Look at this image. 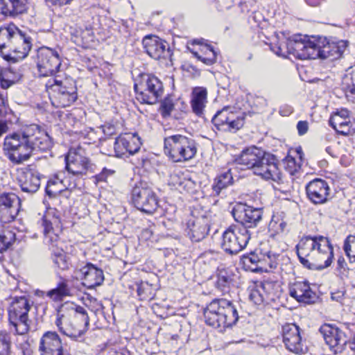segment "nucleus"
Instances as JSON below:
<instances>
[{
	"label": "nucleus",
	"instance_id": "f257e3e1",
	"mask_svg": "<svg viewBox=\"0 0 355 355\" xmlns=\"http://www.w3.org/2000/svg\"><path fill=\"white\" fill-rule=\"evenodd\" d=\"M52 146L49 135L36 124L8 135L3 141L4 155L13 164L27 161L34 152L46 151Z\"/></svg>",
	"mask_w": 355,
	"mask_h": 355
},
{
	"label": "nucleus",
	"instance_id": "f03ea898",
	"mask_svg": "<svg viewBox=\"0 0 355 355\" xmlns=\"http://www.w3.org/2000/svg\"><path fill=\"white\" fill-rule=\"evenodd\" d=\"M241 169H251L255 175L275 182L282 180L279 161L275 155L252 146L243 150L235 159Z\"/></svg>",
	"mask_w": 355,
	"mask_h": 355
},
{
	"label": "nucleus",
	"instance_id": "7ed1b4c3",
	"mask_svg": "<svg viewBox=\"0 0 355 355\" xmlns=\"http://www.w3.org/2000/svg\"><path fill=\"white\" fill-rule=\"evenodd\" d=\"M33 40L15 24L0 28V55L6 61L17 62L27 57Z\"/></svg>",
	"mask_w": 355,
	"mask_h": 355
},
{
	"label": "nucleus",
	"instance_id": "20e7f679",
	"mask_svg": "<svg viewBox=\"0 0 355 355\" xmlns=\"http://www.w3.org/2000/svg\"><path fill=\"white\" fill-rule=\"evenodd\" d=\"M44 233V243L51 251V259L58 268L64 270L69 267V258L62 248L58 247L59 235L62 232V225L58 217L48 212L42 218Z\"/></svg>",
	"mask_w": 355,
	"mask_h": 355
},
{
	"label": "nucleus",
	"instance_id": "39448f33",
	"mask_svg": "<svg viewBox=\"0 0 355 355\" xmlns=\"http://www.w3.org/2000/svg\"><path fill=\"white\" fill-rule=\"evenodd\" d=\"M204 317L207 325L222 331L236 324L239 314L233 303L226 299H214L204 309Z\"/></svg>",
	"mask_w": 355,
	"mask_h": 355
},
{
	"label": "nucleus",
	"instance_id": "423d86ee",
	"mask_svg": "<svg viewBox=\"0 0 355 355\" xmlns=\"http://www.w3.org/2000/svg\"><path fill=\"white\" fill-rule=\"evenodd\" d=\"M52 105L55 107H66L78 98L77 87L74 80L55 76L46 84Z\"/></svg>",
	"mask_w": 355,
	"mask_h": 355
},
{
	"label": "nucleus",
	"instance_id": "0eeeda50",
	"mask_svg": "<svg viewBox=\"0 0 355 355\" xmlns=\"http://www.w3.org/2000/svg\"><path fill=\"white\" fill-rule=\"evenodd\" d=\"M164 153L173 162L191 159L197 153V144L191 138L173 135L164 138Z\"/></svg>",
	"mask_w": 355,
	"mask_h": 355
},
{
	"label": "nucleus",
	"instance_id": "6e6552de",
	"mask_svg": "<svg viewBox=\"0 0 355 355\" xmlns=\"http://www.w3.org/2000/svg\"><path fill=\"white\" fill-rule=\"evenodd\" d=\"M33 302L25 296L16 297L8 309V320L15 331V334L24 335L30 330L28 312Z\"/></svg>",
	"mask_w": 355,
	"mask_h": 355
},
{
	"label": "nucleus",
	"instance_id": "1a4fd4ad",
	"mask_svg": "<svg viewBox=\"0 0 355 355\" xmlns=\"http://www.w3.org/2000/svg\"><path fill=\"white\" fill-rule=\"evenodd\" d=\"M131 201L139 211L151 214L159 207V198L148 182H136L131 191Z\"/></svg>",
	"mask_w": 355,
	"mask_h": 355
},
{
	"label": "nucleus",
	"instance_id": "9d476101",
	"mask_svg": "<svg viewBox=\"0 0 355 355\" xmlns=\"http://www.w3.org/2000/svg\"><path fill=\"white\" fill-rule=\"evenodd\" d=\"M136 98L141 103L155 104L163 94V84L156 76L146 74L139 83H135Z\"/></svg>",
	"mask_w": 355,
	"mask_h": 355
},
{
	"label": "nucleus",
	"instance_id": "9b49d317",
	"mask_svg": "<svg viewBox=\"0 0 355 355\" xmlns=\"http://www.w3.org/2000/svg\"><path fill=\"white\" fill-rule=\"evenodd\" d=\"M251 238L250 230L242 225L232 224L223 234L221 247L229 254H236L243 250Z\"/></svg>",
	"mask_w": 355,
	"mask_h": 355
},
{
	"label": "nucleus",
	"instance_id": "f8f14e48",
	"mask_svg": "<svg viewBox=\"0 0 355 355\" xmlns=\"http://www.w3.org/2000/svg\"><path fill=\"white\" fill-rule=\"evenodd\" d=\"M36 63L40 76H49L59 71L61 60L56 51L42 46L37 49Z\"/></svg>",
	"mask_w": 355,
	"mask_h": 355
},
{
	"label": "nucleus",
	"instance_id": "ddd939ff",
	"mask_svg": "<svg viewBox=\"0 0 355 355\" xmlns=\"http://www.w3.org/2000/svg\"><path fill=\"white\" fill-rule=\"evenodd\" d=\"M232 214L237 223L236 225H242L245 229L249 230L257 227L261 222L263 209L239 202L233 207Z\"/></svg>",
	"mask_w": 355,
	"mask_h": 355
},
{
	"label": "nucleus",
	"instance_id": "4468645a",
	"mask_svg": "<svg viewBox=\"0 0 355 355\" xmlns=\"http://www.w3.org/2000/svg\"><path fill=\"white\" fill-rule=\"evenodd\" d=\"M317 250L314 251L305 268L309 270H321L331 266L334 259V248L329 239L320 238Z\"/></svg>",
	"mask_w": 355,
	"mask_h": 355
},
{
	"label": "nucleus",
	"instance_id": "2eb2a0df",
	"mask_svg": "<svg viewBox=\"0 0 355 355\" xmlns=\"http://www.w3.org/2000/svg\"><path fill=\"white\" fill-rule=\"evenodd\" d=\"M348 45L345 40H329L327 37H319L315 41V58L329 59L334 60L339 59Z\"/></svg>",
	"mask_w": 355,
	"mask_h": 355
},
{
	"label": "nucleus",
	"instance_id": "dca6fc26",
	"mask_svg": "<svg viewBox=\"0 0 355 355\" xmlns=\"http://www.w3.org/2000/svg\"><path fill=\"white\" fill-rule=\"evenodd\" d=\"M319 331L334 354L343 352L348 345L345 334L335 326L324 324L320 327Z\"/></svg>",
	"mask_w": 355,
	"mask_h": 355
},
{
	"label": "nucleus",
	"instance_id": "f3484780",
	"mask_svg": "<svg viewBox=\"0 0 355 355\" xmlns=\"http://www.w3.org/2000/svg\"><path fill=\"white\" fill-rule=\"evenodd\" d=\"M146 53L155 60H171L173 51L165 40L155 35H146L142 40Z\"/></svg>",
	"mask_w": 355,
	"mask_h": 355
},
{
	"label": "nucleus",
	"instance_id": "a211bd4d",
	"mask_svg": "<svg viewBox=\"0 0 355 355\" xmlns=\"http://www.w3.org/2000/svg\"><path fill=\"white\" fill-rule=\"evenodd\" d=\"M315 41L306 40L302 35H294L286 42L287 52L300 59H315Z\"/></svg>",
	"mask_w": 355,
	"mask_h": 355
},
{
	"label": "nucleus",
	"instance_id": "6ab92c4d",
	"mask_svg": "<svg viewBox=\"0 0 355 355\" xmlns=\"http://www.w3.org/2000/svg\"><path fill=\"white\" fill-rule=\"evenodd\" d=\"M20 207V199L15 193L4 192L0 194V221L3 223L13 221Z\"/></svg>",
	"mask_w": 355,
	"mask_h": 355
},
{
	"label": "nucleus",
	"instance_id": "aec40b11",
	"mask_svg": "<svg viewBox=\"0 0 355 355\" xmlns=\"http://www.w3.org/2000/svg\"><path fill=\"white\" fill-rule=\"evenodd\" d=\"M140 138L136 133H125L115 138L114 142V153L116 157H122L127 153L133 155L141 148Z\"/></svg>",
	"mask_w": 355,
	"mask_h": 355
},
{
	"label": "nucleus",
	"instance_id": "412c9836",
	"mask_svg": "<svg viewBox=\"0 0 355 355\" xmlns=\"http://www.w3.org/2000/svg\"><path fill=\"white\" fill-rule=\"evenodd\" d=\"M306 194L313 204H324L330 198V188L324 180L315 178L306 184Z\"/></svg>",
	"mask_w": 355,
	"mask_h": 355
},
{
	"label": "nucleus",
	"instance_id": "4be33fe9",
	"mask_svg": "<svg viewBox=\"0 0 355 355\" xmlns=\"http://www.w3.org/2000/svg\"><path fill=\"white\" fill-rule=\"evenodd\" d=\"M283 343L286 348L296 354L304 353V344L300 335V327L293 323L282 327Z\"/></svg>",
	"mask_w": 355,
	"mask_h": 355
},
{
	"label": "nucleus",
	"instance_id": "5701e85b",
	"mask_svg": "<svg viewBox=\"0 0 355 355\" xmlns=\"http://www.w3.org/2000/svg\"><path fill=\"white\" fill-rule=\"evenodd\" d=\"M38 351L40 355H70L64 352L61 338L53 331H47L42 336Z\"/></svg>",
	"mask_w": 355,
	"mask_h": 355
},
{
	"label": "nucleus",
	"instance_id": "b1692460",
	"mask_svg": "<svg viewBox=\"0 0 355 355\" xmlns=\"http://www.w3.org/2000/svg\"><path fill=\"white\" fill-rule=\"evenodd\" d=\"M329 123L340 135L346 136L355 132V122L351 120L347 109H340L334 112Z\"/></svg>",
	"mask_w": 355,
	"mask_h": 355
},
{
	"label": "nucleus",
	"instance_id": "393cba45",
	"mask_svg": "<svg viewBox=\"0 0 355 355\" xmlns=\"http://www.w3.org/2000/svg\"><path fill=\"white\" fill-rule=\"evenodd\" d=\"M76 272L83 279V284L88 288L98 286L104 281L103 270L91 263H87L84 266L78 269Z\"/></svg>",
	"mask_w": 355,
	"mask_h": 355
},
{
	"label": "nucleus",
	"instance_id": "a878e982",
	"mask_svg": "<svg viewBox=\"0 0 355 355\" xmlns=\"http://www.w3.org/2000/svg\"><path fill=\"white\" fill-rule=\"evenodd\" d=\"M185 232L193 242H199L206 237L209 232V225L207 218L191 217L186 223Z\"/></svg>",
	"mask_w": 355,
	"mask_h": 355
},
{
	"label": "nucleus",
	"instance_id": "bb28decb",
	"mask_svg": "<svg viewBox=\"0 0 355 355\" xmlns=\"http://www.w3.org/2000/svg\"><path fill=\"white\" fill-rule=\"evenodd\" d=\"M41 175L32 166H28L19 175L18 180L23 192L33 194L40 188Z\"/></svg>",
	"mask_w": 355,
	"mask_h": 355
},
{
	"label": "nucleus",
	"instance_id": "cd10ccee",
	"mask_svg": "<svg viewBox=\"0 0 355 355\" xmlns=\"http://www.w3.org/2000/svg\"><path fill=\"white\" fill-rule=\"evenodd\" d=\"M65 162L67 171L76 176L86 175L87 171L92 166L89 158L75 152L70 151L65 157Z\"/></svg>",
	"mask_w": 355,
	"mask_h": 355
},
{
	"label": "nucleus",
	"instance_id": "c85d7f7f",
	"mask_svg": "<svg viewBox=\"0 0 355 355\" xmlns=\"http://www.w3.org/2000/svg\"><path fill=\"white\" fill-rule=\"evenodd\" d=\"M320 238L325 237L323 236H304L295 246L297 255L300 262L304 267L308 263L309 259L307 257L311 256V252H313L315 249L317 250L320 243H322Z\"/></svg>",
	"mask_w": 355,
	"mask_h": 355
},
{
	"label": "nucleus",
	"instance_id": "c756f323",
	"mask_svg": "<svg viewBox=\"0 0 355 355\" xmlns=\"http://www.w3.org/2000/svg\"><path fill=\"white\" fill-rule=\"evenodd\" d=\"M30 0H0V10L5 16L16 17L27 12Z\"/></svg>",
	"mask_w": 355,
	"mask_h": 355
},
{
	"label": "nucleus",
	"instance_id": "7c9ffc66",
	"mask_svg": "<svg viewBox=\"0 0 355 355\" xmlns=\"http://www.w3.org/2000/svg\"><path fill=\"white\" fill-rule=\"evenodd\" d=\"M192 44L200 45V51L203 53L200 55L196 51H192L194 57L198 60H200L207 65H211L216 62V51L212 46L205 43L204 39H195L193 40Z\"/></svg>",
	"mask_w": 355,
	"mask_h": 355
},
{
	"label": "nucleus",
	"instance_id": "2f4dec72",
	"mask_svg": "<svg viewBox=\"0 0 355 355\" xmlns=\"http://www.w3.org/2000/svg\"><path fill=\"white\" fill-rule=\"evenodd\" d=\"M216 287L222 292H227L233 284L234 277L233 270L221 264L216 269Z\"/></svg>",
	"mask_w": 355,
	"mask_h": 355
},
{
	"label": "nucleus",
	"instance_id": "473e14b6",
	"mask_svg": "<svg viewBox=\"0 0 355 355\" xmlns=\"http://www.w3.org/2000/svg\"><path fill=\"white\" fill-rule=\"evenodd\" d=\"M207 90L202 87H196L192 92L191 101L193 112L198 116L203 114V110L207 103Z\"/></svg>",
	"mask_w": 355,
	"mask_h": 355
},
{
	"label": "nucleus",
	"instance_id": "72a5a7b5",
	"mask_svg": "<svg viewBox=\"0 0 355 355\" xmlns=\"http://www.w3.org/2000/svg\"><path fill=\"white\" fill-rule=\"evenodd\" d=\"M261 252L260 250H255L242 255L241 261L245 270L261 272Z\"/></svg>",
	"mask_w": 355,
	"mask_h": 355
},
{
	"label": "nucleus",
	"instance_id": "f704fd0d",
	"mask_svg": "<svg viewBox=\"0 0 355 355\" xmlns=\"http://www.w3.org/2000/svg\"><path fill=\"white\" fill-rule=\"evenodd\" d=\"M234 179L230 169L220 173L214 178L211 185L212 195L218 196L222 190L232 185Z\"/></svg>",
	"mask_w": 355,
	"mask_h": 355
},
{
	"label": "nucleus",
	"instance_id": "c9c22d12",
	"mask_svg": "<svg viewBox=\"0 0 355 355\" xmlns=\"http://www.w3.org/2000/svg\"><path fill=\"white\" fill-rule=\"evenodd\" d=\"M174 185H177L180 190L191 194H196L200 189V183L191 177L174 175Z\"/></svg>",
	"mask_w": 355,
	"mask_h": 355
},
{
	"label": "nucleus",
	"instance_id": "e433bc0d",
	"mask_svg": "<svg viewBox=\"0 0 355 355\" xmlns=\"http://www.w3.org/2000/svg\"><path fill=\"white\" fill-rule=\"evenodd\" d=\"M22 236H17L16 232L10 229H4L0 231V254L9 249L17 241H19Z\"/></svg>",
	"mask_w": 355,
	"mask_h": 355
},
{
	"label": "nucleus",
	"instance_id": "4c0bfd02",
	"mask_svg": "<svg viewBox=\"0 0 355 355\" xmlns=\"http://www.w3.org/2000/svg\"><path fill=\"white\" fill-rule=\"evenodd\" d=\"M46 295L55 302L61 301L64 297L71 295V291L64 279H62L57 286L46 293Z\"/></svg>",
	"mask_w": 355,
	"mask_h": 355
},
{
	"label": "nucleus",
	"instance_id": "58836bf2",
	"mask_svg": "<svg viewBox=\"0 0 355 355\" xmlns=\"http://www.w3.org/2000/svg\"><path fill=\"white\" fill-rule=\"evenodd\" d=\"M279 254L268 252L263 254L261 252V272H269L275 269L278 266Z\"/></svg>",
	"mask_w": 355,
	"mask_h": 355
},
{
	"label": "nucleus",
	"instance_id": "ea45409f",
	"mask_svg": "<svg viewBox=\"0 0 355 355\" xmlns=\"http://www.w3.org/2000/svg\"><path fill=\"white\" fill-rule=\"evenodd\" d=\"M231 116H234V112L231 110V107H224L214 114L211 121L218 130H222L228 120L231 119Z\"/></svg>",
	"mask_w": 355,
	"mask_h": 355
},
{
	"label": "nucleus",
	"instance_id": "a19ab883",
	"mask_svg": "<svg viewBox=\"0 0 355 355\" xmlns=\"http://www.w3.org/2000/svg\"><path fill=\"white\" fill-rule=\"evenodd\" d=\"M260 286L266 296V299L270 302H274L278 297V285L271 281L261 282Z\"/></svg>",
	"mask_w": 355,
	"mask_h": 355
},
{
	"label": "nucleus",
	"instance_id": "79ce46f5",
	"mask_svg": "<svg viewBox=\"0 0 355 355\" xmlns=\"http://www.w3.org/2000/svg\"><path fill=\"white\" fill-rule=\"evenodd\" d=\"M66 181H67V178L64 180H60L58 178L49 180L45 189L46 195L50 198L56 197L63 191L62 184H63Z\"/></svg>",
	"mask_w": 355,
	"mask_h": 355
},
{
	"label": "nucleus",
	"instance_id": "37998d69",
	"mask_svg": "<svg viewBox=\"0 0 355 355\" xmlns=\"http://www.w3.org/2000/svg\"><path fill=\"white\" fill-rule=\"evenodd\" d=\"M8 110L9 108L6 104V101L3 95L0 94V137L8 130L7 121L5 119Z\"/></svg>",
	"mask_w": 355,
	"mask_h": 355
},
{
	"label": "nucleus",
	"instance_id": "c03bdc74",
	"mask_svg": "<svg viewBox=\"0 0 355 355\" xmlns=\"http://www.w3.org/2000/svg\"><path fill=\"white\" fill-rule=\"evenodd\" d=\"M343 250L351 263L355 262V235H349L344 241Z\"/></svg>",
	"mask_w": 355,
	"mask_h": 355
},
{
	"label": "nucleus",
	"instance_id": "a18cd8bd",
	"mask_svg": "<svg viewBox=\"0 0 355 355\" xmlns=\"http://www.w3.org/2000/svg\"><path fill=\"white\" fill-rule=\"evenodd\" d=\"M11 352L10 334L5 331L0 332V355H9Z\"/></svg>",
	"mask_w": 355,
	"mask_h": 355
},
{
	"label": "nucleus",
	"instance_id": "49530a36",
	"mask_svg": "<svg viewBox=\"0 0 355 355\" xmlns=\"http://www.w3.org/2000/svg\"><path fill=\"white\" fill-rule=\"evenodd\" d=\"M244 125V117L236 116L234 113V116H231V119L225 125L222 130L225 131L236 132L241 129Z\"/></svg>",
	"mask_w": 355,
	"mask_h": 355
},
{
	"label": "nucleus",
	"instance_id": "de8ad7c7",
	"mask_svg": "<svg viewBox=\"0 0 355 355\" xmlns=\"http://www.w3.org/2000/svg\"><path fill=\"white\" fill-rule=\"evenodd\" d=\"M55 324L63 335L73 336L71 331H69L71 324L68 322V319L63 314L58 315Z\"/></svg>",
	"mask_w": 355,
	"mask_h": 355
},
{
	"label": "nucleus",
	"instance_id": "09e8293b",
	"mask_svg": "<svg viewBox=\"0 0 355 355\" xmlns=\"http://www.w3.org/2000/svg\"><path fill=\"white\" fill-rule=\"evenodd\" d=\"M249 298L255 304L261 305L264 303L269 304L268 300L266 299V296L260 286H257L256 288L251 290Z\"/></svg>",
	"mask_w": 355,
	"mask_h": 355
},
{
	"label": "nucleus",
	"instance_id": "8fccbe9b",
	"mask_svg": "<svg viewBox=\"0 0 355 355\" xmlns=\"http://www.w3.org/2000/svg\"><path fill=\"white\" fill-rule=\"evenodd\" d=\"M136 290L138 297L141 300L151 298V286L147 282L136 283Z\"/></svg>",
	"mask_w": 355,
	"mask_h": 355
},
{
	"label": "nucleus",
	"instance_id": "3c124183",
	"mask_svg": "<svg viewBox=\"0 0 355 355\" xmlns=\"http://www.w3.org/2000/svg\"><path fill=\"white\" fill-rule=\"evenodd\" d=\"M174 108L173 100L169 97H166L160 103L159 112L163 118L168 117Z\"/></svg>",
	"mask_w": 355,
	"mask_h": 355
},
{
	"label": "nucleus",
	"instance_id": "603ef678",
	"mask_svg": "<svg viewBox=\"0 0 355 355\" xmlns=\"http://www.w3.org/2000/svg\"><path fill=\"white\" fill-rule=\"evenodd\" d=\"M317 299V294L311 289L309 284L306 283L305 289H304L302 293V296H300L298 302L306 304H311L314 303Z\"/></svg>",
	"mask_w": 355,
	"mask_h": 355
},
{
	"label": "nucleus",
	"instance_id": "864d4df0",
	"mask_svg": "<svg viewBox=\"0 0 355 355\" xmlns=\"http://www.w3.org/2000/svg\"><path fill=\"white\" fill-rule=\"evenodd\" d=\"M306 282H297L289 288L290 295L298 301L300 296H302L304 289H305Z\"/></svg>",
	"mask_w": 355,
	"mask_h": 355
},
{
	"label": "nucleus",
	"instance_id": "5fc2aeb1",
	"mask_svg": "<svg viewBox=\"0 0 355 355\" xmlns=\"http://www.w3.org/2000/svg\"><path fill=\"white\" fill-rule=\"evenodd\" d=\"M343 85L347 93L355 94V69L349 75H346L343 80Z\"/></svg>",
	"mask_w": 355,
	"mask_h": 355
},
{
	"label": "nucleus",
	"instance_id": "6e6d98bb",
	"mask_svg": "<svg viewBox=\"0 0 355 355\" xmlns=\"http://www.w3.org/2000/svg\"><path fill=\"white\" fill-rule=\"evenodd\" d=\"M114 173L115 171L114 170L109 169L105 167L103 168L101 173L94 176V178L95 180L94 182L96 184H98L99 182H107V178L114 175Z\"/></svg>",
	"mask_w": 355,
	"mask_h": 355
},
{
	"label": "nucleus",
	"instance_id": "4d7b16f0",
	"mask_svg": "<svg viewBox=\"0 0 355 355\" xmlns=\"http://www.w3.org/2000/svg\"><path fill=\"white\" fill-rule=\"evenodd\" d=\"M10 74V71H6L2 73L0 76V85L1 88L3 89H8L12 85L14 84V81L10 80L9 78Z\"/></svg>",
	"mask_w": 355,
	"mask_h": 355
},
{
	"label": "nucleus",
	"instance_id": "13d9d810",
	"mask_svg": "<svg viewBox=\"0 0 355 355\" xmlns=\"http://www.w3.org/2000/svg\"><path fill=\"white\" fill-rule=\"evenodd\" d=\"M336 270L337 272H339L340 275H344L347 271V264L343 257L340 256L338 257L337 260V266Z\"/></svg>",
	"mask_w": 355,
	"mask_h": 355
},
{
	"label": "nucleus",
	"instance_id": "bf43d9fd",
	"mask_svg": "<svg viewBox=\"0 0 355 355\" xmlns=\"http://www.w3.org/2000/svg\"><path fill=\"white\" fill-rule=\"evenodd\" d=\"M75 311L76 313H78L82 315V317H83L82 320L84 322L85 328H87V327L89 326V318L87 315V312L86 309L81 306H77L75 308Z\"/></svg>",
	"mask_w": 355,
	"mask_h": 355
},
{
	"label": "nucleus",
	"instance_id": "052dcab7",
	"mask_svg": "<svg viewBox=\"0 0 355 355\" xmlns=\"http://www.w3.org/2000/svg\"><path fill=\"white\" fill-rule=\"evenodd\" d=\"M86 329L87 328L85 327L84 329H78L75 328L74 327H73L72 325H71V328L69 329V331H71V333L73 334V335L74 334V336L71 335V336H67L74 340H80L82 339L83 334H85V332L86 331Z\"/></svg>",
	"mask_w": 355,
	"mask_h": 355
},
{
	"label": "nucleus",
	"instance_id": "680f3d73",
	"mask_svg": "<svg viewBox=\"0 0 355 355\" xmlns=\"http://www.w3.org/2000/svg\"><path fill=\"white\" fill-rule=\"evenodd\" d=\"M298 135L302 136L305 135L309 130V123L306 121H300L297 124Z\"/></svg>",
	"mask_w": 355,
	"mask_h": 355
},
{
	"label": "nucleus",
	"instance_id": "e2e57ef3",
	"mask_svg": "<svg viewBox=\"0 0 355 355\" xmlns=\"http://www.w3.org/2000/svg\"><path fill=\"white\" fill-rule=\"evenodd\" d=\"M286 164L287 167L286 169L292 175L294 173V172L296 171V169H293V167L295 166V159L293 157H288L286 158Z\"/></svg>",
	"mask_w": 355,
	"mask_h": 355
},
{
	"label": "nucleus",
	"instance_id": "0e129e2a",
	"mask_svg": "<svg viewBox=\"0 0 355 355\" xmlns=\"http://www.w3.org/2000/svg\"><path fill=\"white\" fill-rule=\"evenodd\" d=\"M293 112V107L288 105L281 107L279 111V114L284 116H289Z\"/></svg>",
	"mask_w": 355,
	"mask_h": 355
},
{
	"label": "nucleus",
	"instance_id": "69168bd1",
	"mask_svg": "<svg viewBox=\"0 0 355 355\" xmlns=\"http://www.w3.org/2000/svg\"><path fill=\"white\" fill-rule=\"evenodd\" d=\"M103 131L105 135L112 136L115 133V128L112 125H105L103 126Z\"/></svg>",
	"mask_w": 355,
	"mask_h": 355
},
{
	"label": "nucleus",
	"instance_id": "338daca9",
	"mask_svg": "<svg viewBox=\"0 0 355 355\" xmlns=\"http://www.w3.org/2000/svg\"><path fill=\"white\" fill-rule=\"evenodd\" d=\"M284 47H286V42L285 43H283V44H281L279 46H275L273 48H272L271 49L277 54V55H283L284 54V52H283V48Z\"/></svg>",
	"mask_w": 355,
	"mask_h": 355
},
{
	"label": "nucleus",
	"instance_id": "774afa93",
	"mask_svg": "<svg viewBox=\"0 0 355 355\" xmlns=\"http://www.w3.org/2000/svg\"><path fill=\"white\" fill-rule=\"evenodd\" d=\"M325 0H305L306 3L312 7L320 6Z\"/></svg>",
	"mask_w": 355,
	"mask_h": 355
}]
</instances>
